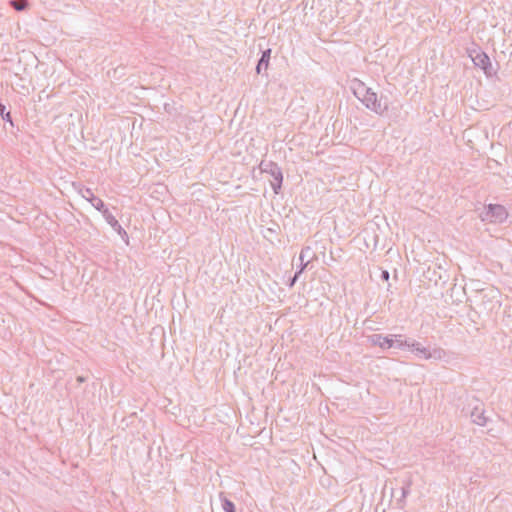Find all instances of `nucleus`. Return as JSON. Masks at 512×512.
<instances>
[{
    "instance_id": "obj_1",
    "label": "nucleus",
    "mask_w": 512,
    "mask_h": 512,
    "mask_svg": "<svg viewBox=\"0 0 512 512\" xmlns=\"http://www.w3.org/2000/svg\"><path fill=\"white\" fill-rule=\"evenodd\" d=\"M79 192L84 199L91 203V205L103 215L106 222L121 236L122 239H128L127 232L122 228L118 220L111 214L103 200L94 195L91 188L83 187Z\"/></svg>"
},
{
    "instance_id": "obj_2",
    "label": "nucleus",
    "mask_w": 512,
    "mask_h": 512,
    "mask_svg": "<svg viewBox=\"0 0 512 512\" xmlns=\"http://www.w3.org/2000/svg\"><path fill=\"white\" fill-rule=\"evenodd\" d=\"M499 292L495 289H481L476 291L473 302L479 314L489 316L493 311L500 309ZM472 301V299H470Z\"/></svg>"
},
{
    "instance_id": "obj_3",
    "label": "nucleus",
    "mask_w": 512,
    "mask_h": 512,
    "mask_svg": "<svg viewBox=\"0 0 512 512\" xmlns=\"http://www.w3.org/2000/svg\"><path fill=\"white\" fill-rule=\"evenodd\" d=\"M259 169L262 173L269 174L273 181H271V187L275 194H279L283 184V172L281 167L273 161L262 160L259 164Z\"/></svg>"
},
{
    "instance_id": "obj_4",
    "label": "nucleus",
    "mask_w": 512,
    "mask_h": 512,
    "mask_svg": "<svg viewBox=\"0 0 512 512\" xmlns=\"http://www.w3.org/2000/svg\"><path fill=\"white\" fill-rule=\"evenodd\" d=\"M362 104L379 116H383L389 109L388 98L384 95L378 97L373 90L368 93Z\"/></svg>"
},
{
    "instance_id": "obj_5",
    "label": "nucleus",
    "mask_w": 512,
    "mask_h": 512,
    "mask_svg": "<svg viewBox=\"0 0 512 512\" xmlns=\"http://www.w3.org/2000/svg\"><path fill=\"white\" fill-rule=\"evenodd\" d=\"M508 217L506 208L501 204H489L485 206L484 211L480 214L482 221L493 223H503Z\"/></svg>"
},
{
    "instance_id": "obj_6",
    "label": "nucleus",
    "mask_w": 512,
    "mask_h": 512,
    "mask_svg": "<svg viewBox=\"0 0 512 512\" xmlns=\"http://www.w3.org/2000/svg\"><path fill=\"white\" fill-rule=\"evenodd\" d=\"M469 56L472 59L474 65L481 68L487 76H492L495 74L491 60L484 51L481 49H473L469 52Z\"/></svg>"
},
{
    "instance_id": "obj_7",
    "label": "nucleus",
    "mask_w": 512,
    "mask_h": 512,
    "mask_svg": "<svg viewBox=\"0 0 512 512\" xmlns=\"http://www.w3.org/2000/svg\"><path fill=\"white\" fill-rule=\"evenodd\" d=\"M367 341L372 346H378L383 350L391 349L394 347L392 334L384 336L382 334H372L367 337Z\"/></svg>"
},
{
    "instance_id": "obj_8",
    "label": "nucleus",
    "mask_w": 512,
    "mask_h": 512,
    "mask_svg": "<svg viewBox=\"0 0 512 512\" xmlns=\"http://www.w3.org/2000/svg\"><path fill=\"white\" fill-rule=\"evenodd\" d=\"M476 402L470 413V417L473 423L479 426H485L488 422V417L485 416L483 404L479 400H476Z\"/></svg>"
},
{
    "instance_id": "obj_9",
    "label": "nucleus",
    "mask_w": 512,
    "mask_h": 512,
    "mask_svg": "<svg viewBox=\"0 0 512 512\" xmlns=\"http://www.w3.org/2000/svg\"><path fill=\"white\" fill-rule=\"evenodd\" d=\"M411 481L408 480L399 488V496L396 495L395 491L392 492V497L395 499L397 508L402 509L405 505V498L410 493Z\"/></svg>"
},
{
    "instance_id": "obj_10",
    "label": "nucleus",
    "mask_w": 512,
    "mask_h": 512,
    "mask_svg": "<svg viewBox=\"0 0 512 512\" xmlns=\"http://www.w3.org/2000/svg\"><path fill=\"white\" fill-rule=\"evenodd\" d=\"M271 52H272V50L270 48H267L262 51L261 57L258 60L256 69H255L257 74H262L263 70L266 71L268 69L269 61L271 58Z\"/></svg>"
},
{
    "instance_id": "obj_11",
    "label": "nucleus",
    "mask_w": 512,
    "mask_h": 512,
    "mask_svg": "<svg viewBox=\"0 0 512 512\" xmlns=\"http://www.w3.org/2000/svg\"><path fill=\"white\" fill-rule=\"evenodd\" d=\"M408 349L411 350L416 356L423 359H426V356L429 353V350L426 347L414 339H411V343L408 345Z\"/></svg>"
},
{
    "instance_id": "obj_12",
    "label": "nucleus",
    "mask_w": 512,
    "mask_h": 512,
    "mask_svg": "<svg viewBox=\"0 0 512 512\" xmlns=\"http://www.w3.org/2000/svg\"><path fill=\"white\" fill-rule=\"evenodd\" d=\"M372 91L371 88L367 87L363 82L358 81L357 86L353 88V94L355 97L360 100L362 103L365 98L368 96V93Z\"/></svg>"
},
{
    "instance_id": "obj_13",
    "label": "nucleus",
    "mask_w": 512,
    "mask_h": 512,
    "mask_svg": "<svg viewBox=\"0 0 512 512\" xmlns=\"http://www.w3.org/2000/svg\"><path fill=\"white\" fill-rule=\"evenodd\" d=\"M392 336H393V342H394L393 348L400 349V350H403L405 348L408 349V345H410L411 340L404 338V336L400 335V334H398V335L392 334Z\"/></svg>"
},
{
    "instance_id": "obj_14",
    "label": "nucleus",
    "mask_w": 512,
    "mask_h": 512,
    "mask_svg": "<svg viewBox=\"0 0 512 512\" xmlns=\"http://www.w3.org/2000/svg\"><path fill=\"white\" fill-rule=\"evenodd\" d=\"M219 498H220V501H221L222 509L225 512H236L235 504L230 499H228L226 497L224 492H221L219 494Z\"/></svg>"
},
{
    "instance_id": "obj_15",
    "label": "nucleus",
    "mask_w": 512,
    "mask_h": 512,
    "mask_svg": "<svg viewBox=\"0 0 512 512\" xmlns=\"http://www.w3.org/2000/svg\"><path fill=\"white\" fill-rule=\"evenodd\" d=\"M9 5L18 12L26 11L29 8L28 0H10Z\"/></svg>"
},
{
    "instance_id": "obj_16",
    "label": "nucleus",
    "mask_w": 512,
    "mask_h": 512,
    "mask_svg": "<svg viewBox=\"0 0 512 512\" xmlns=\"http://www.w3.org/2000/svg\"><path fill=\"white\" fill-rule=\"evenodd\" d=\"M445 356V352L443 349H440V348H437V349H434L433 351H430L429 350V353L427 354L426 356V359H442L443 357Z\"/></svg>"
},
{
    "instance_id": "obj_17",
    "label": "nucleus",
    "mask_w": 512,
    "mask_h": 512,
    "mask_svg": "<svg viewBox=\"0 0 512 512\" xmlns=\"http://www.w3.org/2000/svg\"><path fill=\"white\" fill-rule=\"evenodd\" d=\"M311 253H312V251H311L310 247L306 246V247L302 248V250L300 252V256H299L300 262H303L306 258L307 259L311 258V260H312L313 256L310 255Z\"/></svg>"
},
{
    "instance_id": "obj_18",
    "label": "nucleus",
    "mask_w": 512,
    "mask_h": 512,
    "mask_svg": "<svg viewBox=\"0 0 512 512\" xmlns=\"http://www.w3.org/2000/svg\"><path fill=\"white\" fill-rule=\"evenodd\" d=\"M302 273H303V267H298L294 276L289 279L288 286L293 287Z\"/></svg>"
},
{
    "instance_id": "obj_19",
    "label": "nucleus",
    "mask_w": 512,
    "mask_h": 512,
    "mask_svg": "<svg viewBox=\"0 0 512 512\" xmlns=\"http://www.w3.org/2000/svg\"><path fill=\"white\" fill-rule=\"evenodd\" d=\"M0 117L5 121V122H9L12 126H13V121H12V116H11V113L8 111L6 112L3 111V114L0 115Z\"/></svg>"
},
{
    "instance_id": "obj_20",
    "label": "nucleus",
    "mask_w": 512,
    "mask_h": 512,
    "mask_svg": "<svg viewBox=\"0 0 512 512\" xmlns=\"http://www.w3.org/2000/svg\"><path fill=\"white\" fill-rule=\"evenodd\" d=\"M389 277H390V274L387 270H383L381 269V274H380V278L383 280V281H388L389 280Z\"/></svg>"
},
{
    "instance_id": "obj_21",
    "label": "nucleus",
    "mask_w": 512,
    "mask_h": 512,
    "mask_svg": "<svg viewBox=\"0 0 512 512\" xmlns=\"http://www.w3.org/2000/svg\"><path fill=\"white\" fill-rule=\"evenodd\" d=\"M311 261V258L310 259H307L306 262L305 260L303 262L300 263L299 267H303V271L306 269L307 265L309 264V262Z\"/></svg>"
},
{
    "instance_id": "obj_22",
    "label": "nucleus",
    "mask_w": 512,
    "mask_h": 512,
    "mask_svg": "<svg viewBox=\"0 0 512 512\" xmlns=\"http://www.w3.org/2000/svg\"><path fill=\"white\" fill-rule=\"evenodd\" d=\"M86 380H87V378H86V377H84V376H78V377L76 378V381H77L79 384L84 383Z\"/></svg>"
},
{
    "instance_id": "obj_23",
    "label": "nucleus",
    "mask_w": 512,
    "mask_h": 512,
    "mask_svg": "<svg viewBox=\"0 0 512 512\" xmlns=\"http://www.w3.org/2000/svg\"><path fill=\"white\" fill-rule=\"evenodd\" d=\"M6 110V106L0 101V115L3 114V111Z\"/></svg>"
}]
</instances>
